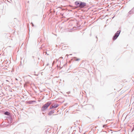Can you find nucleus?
Returning a JSON list of instances; mask_svg holds the SVG:
<instances>
[{"instance_id":"f257e3e1","label":"nucleus","mask_w":134,"mask_h":134,"mask_svg":"<svg viewBox=\"0 0 134 134\" xmlns=\"http://www.w3.org/2000/svg\"><path fill=\"white\" fill-rule=\"evenodd\" d=\"M75 4L77 8H83L86 6V4L84 2L76 1L75 2Z\"/></svg>"},{"instance_id":"f03ea898","label":"nucleus","mask_w":134,"mask_h":134,"mask_svg":"<svg viewBox=\"0 0 134 134\" xmlns=\"http://www.w3.org/2000/svg\"><path fill=\"white\" fill-rule=\"evenodd\" d=\"M51 103H52L51 102H48L46 103L41 108V111L43 112L45 111Z\"/></svg>"},{"instance_id":"7ed1b4c3","label":"nucleus","mask_w":134,"mask_h":134,"mask_svg":"<svg viewBox=\"0 0 134 134\" xmlns=\"http://www.w3.org/2000/svg\"><path fill=\"white\" fill-rule=\"evenodd\" d=\"M120 32V30L118 31L117 32L114 34L113 37V40H114L117 38L119 36Z\"/></svg>"},{"instance_id":"20e7f679","label":"nucleus","mask_w":134,"mask_h":134,"mask_svg":"<svg viewBox=\"0 0 134 134\" xmlns=\"http://www.w3.org/2000/svg\"><path fill=\"white\" fill-rule=\"evenodd\" d=\"M54 109H51V110H50L48 113V115L49 116L51 115L52 114H53L54 113Z\"/></svg>"},{"instance_id":"39448f33","label":"nucleus","mask_w":134,"mask_h":134,"mask_svg":"<svg viewBox=\"0 0 134 134\" xmlns=\"http://www.w3.org/2000/svg\"><path fill=\"white\" fill-rule=\"evenodd\" d=\"M35 102H36V101H35L31 100L27 102V103H28L29 104H31Z\"/></svg>"},{"instance_id":"423d86ee","label":"nucleus","mask_w":134,"mask_h":134,"mask_svg":"<svg viewBox=\"0 0 134 134\" xmlns=\"http://www.w3.org/2000/svg\"><path fill=\"white\" fill-rule=\"evenodd\" d=\"M4 114L5 115H10V113L8 111H6L4 112Z\"/></svg>"},{"instance_id":"0eeeda50","label":"nucleus","mask_w":134,"mask_h":134,"mask_svg":"<svg viewBox=\"0 0 134 134\" xmlns=\"http://www.w3.org/2000/svg\"><path fill=\"white\" fill-rule=\"evenodd\" d=\"M54 108H55L54 107V105L53 104H52L50 106V108L49 109V110H50L51 109H54Z\"/></svg>"},{"instance_id":"6e6552de","label":"nucleus","mask_w":134,"mask_h":134,"mask_svg":"<svg viewBox=\"0 0 134 134\" xmlns=\"http://www.w3.org/2000/svg\"><path fill=\"white\" fill-rule=\"evenodd\" d=\"M74 60L75 61H79L80 60L79 58H77L76 57H74L73 58Z\"/></svg>"},{"instance_id":"1a4fd4ad","label":"nucleus","mask_w":134,"mask_h":134,"mask_svg":"<svg viewBox=\"0 0 134 134\" xmlns=\"http://www.w3.org/2000/svg\"><path fill=\"white\" fill-rule=\"evenodd\" d=\"M133 9H132L129 12V14H132L133 13Z\"/></svg>"},{"instance_id":"9d476101","label":"nucleus","mask_w":134,"mask_h":134,"mask_svg":"<svg viewBox=\"0 0 134 134\" xmlns=\"http://www.w3.org/2000/svg\"><path fill=\"white\" fill-rule=\"evenodd\" d=\"M91 31L90 32L88 33V37H91Z\"/></svg>"},{"instance_id":"9b49d317","label":"nucleus","mask_w":134,"mask_h":134,"mask_svg":"<svg viewBox=\"0 0 134 134\" xmlns=\"http://www.w3.org/2000/svg\"><path fill=\"white\" fill-rule=\"evenodd\" d=\"M59 105L58 104H54V108H56Z\"/></svg>"},{"instance_id":"f8f14e48","label":"nucleus","mask_w":134,"mask_h":134,"mask_svg":"<svg viewBox=\"0 0 134 134\" xmlns=\"http://www.w3.org/2000/svg\"><path fill=\"white\" fill-rule=\"evenodd\" d=\"M31 24H32V26L33 27L34 26V25L32 23H31Z\"/></svg>"},{"instance_id":"ddd939ff","label":"nucleus","mask_w":134,"mask_h":134,"mask_svg":"<svg viewBox=\"0 0 134 134\" xmlns=\"http://www.w3.org/2000/svg\"><path fill=\"white\" fill-rule=\"evenodd\" d=\"M15 80H16V81H18V79H17V78H15Z\"/></svg>"},{"instance_id":"4468645a","label":"nucleus","mask_w":134,"mask_h":134,"mask_svg":"<svg viewBox=\"0 0 134 134\" xmlns=\"http://www.w3.org/2000/svg\"><path fill=\"white\" fill-rule=\"evenodd\" d=\"M93 15V17H92L93 18L94 17V18H95V15Z\"/></svg>"},{"instance_id":"2eb2a0df","label":"nucleus","mask_w":134,"mask_h":134,"mask_svg":"<svg viewBox=\"0 0 134 134\" xmlns=\"http://www.w3.org/2000/svg\"><path fill=\"white\" fill-rule=\"evenodd\" d=\"M105 125H103V127H105Z\"/></svg>"},{"instance_id":"dca6fc26","label":"nucleus","mask_w":134,"mask_h":134,"mask_svg":"<svg viewBox=\"0 0 134 134\" xmlns=\"http://www.w3.org/2000/svg\"><path fill=\"white\" fill-rule=\"evenodd\" d=\"M91 131H90V132H89V133H89V134H90V133H91Z\"/></svg>"},{"instance_id":"f3484780","label":"nucleus","mask_w":134,"mask_h":134,"mask_svg":"<svg viewBox=\"0 0 134 134\" xmlns=\"http://www.w3.org/2000/svg\"><path fill=\"white\" fill-rule=\"evenodd\" d=\"M6 81H8V80H6Z\"/></svg>"},{"instance_id":"a211bd4d","label":"nucleus","mask_w":134,"mask_h":134,"mask_svg":"<svg viewBox=\"0 0 134 134\" xmlns=\"http://www.w3.org/2000/svg\"><path fill=\"white\" fill-rule=\"evenodd\" d=\"M94 6V5L93 4V5H92L93 7Z\"/></svg>"},{"instance_id":"6ab92c4d","label":"nucleus","mask_w":134,"mask_h":134,"mask_svg":"<svg viewBox=\"0 0 134 134\" xmlns=\"http://www.w3.org/2000/svg\"><path fill=\"white\" fill-rule=\"evenodd\" d=\"M96 38H97V36H96Z\"/></svg>"},{"instance_id":"aec40b11","label":"nucleus","mask_w":134,"mask_h":134,"mask_svg":"<svg viewBox=\"0 0 134 134\" xmlns=\"http://www.w3.org/2000/svg\"><path fill=\"white\" fill-rule=\"evenodd\" d=\"M84 34V33H83V34Z\"/></svg>"},{"instance_id":"412c9836","label":"nucleus","mask_w":134,"mask_h":134,"mask_svg":"<svg viewBox=\"0 0 134 134\" xmlns=\"http://www.w3.org/2000/svg\"><path fill=\"white\" fill-rule=\"evenodd\" d=\"M32 57L34 58V56H33Z\"/></svg>"},{"instance_id":"4be33fe9","label":"nucleus","mask_w":134,"mask_h":134,"mask_svg":"<svg viewBox=\"0 0 134 134\" xmlns=\"http://www.w3.org/2000/svg\"><path fill=\"white\" fill-rule=\"evenodd\" d=\"M55 115H56L55 114ZM53 115H55L53 114Z\"/></svg>"},{"instance_id":"5701e85b","label":"nucleus","mask_w":134,"mask_h":134,"mask_svg":"<svg viewBox=\"0 0 134 134\" xmlns=\"http://www.w3.org/2000/svg\"><path fill=\"white\" fill-rule=\"evenodd\" d=\"M133 129V130H134V128Z\"/></svg>"}]
</instances>
